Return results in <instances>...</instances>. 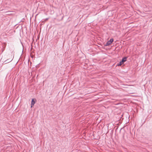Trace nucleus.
Segmentation results:
<instances>
[{
	"mask_svg": "<svg viewBox=\"0 0 152 152\" xmlns=\"http://www.w3.org/2000/svg\"><path fill=\"white\" fill-rule=\"evenodd\" d=\"M127 58L126 57H124L122 58L121 61L119 63H118L117 64L116 66H121L122 64H123L126 61Z\"/></svg>",
	"mask_w": 152,
	"mask_h": 152,
	"instance_id": "f257e3e1",
	"label": "nucleus"
},
{
	"mask_svg": "<svg viewBox=\"0 0 152 152\" xmlns=\"http://www.w3.org/2000/svg\"><path fill=\"white\" fill-rule=\"evenodd\" d=\"M113 39H110L109 41H107V42L106 44V46H108L111 44V43L113 42Z\"/></svg>",
	"mask_w": 152,
	"mask_h": 152,
	"instance_id": "f03ea898",
	"label": "nucleus"
},
{
	"mask_svg": "<svg viewBox=\"0 0 152 152\" xmlns=\"http://www.w3.org/2000/svg\"><path fill=\"white\" fill-rule=\"evenodd\" d=\"M34 99H32L31 102V107H32L34 105V104H35V101H36V99H34V100L35 101H34Z\"/></svg>",
	"mask_w": 152,
	"mask_h": 152,
	"instance_id": "7ed1b4c3",
	"label": "nucleus"
},
{
	"mask_svg": "<svg viewBox=\"0 0 152 152\" xmlns=\"http://www.w3.org/2000/svg\"><path fill=\"white\" fill-rule=\"evenodd\" d=\"M48 18H46V19H45V20H48Z\"/></svg>",
	"mask_w": 152,
	"mask_h": 152,
	"instance_id": "20e7f679",
	"label": "nucleus"
}]
</instances>
